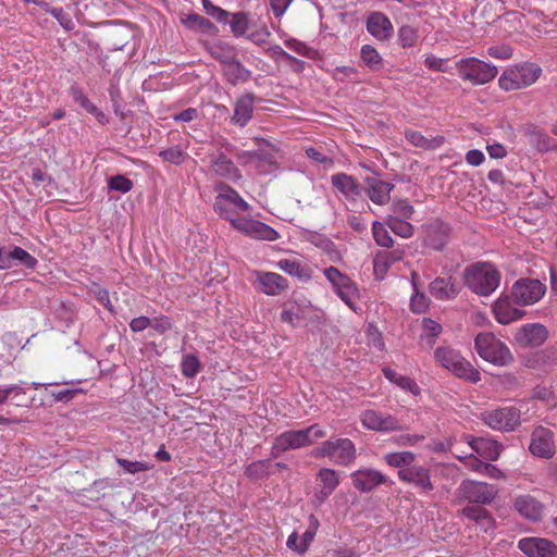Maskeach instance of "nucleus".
<instances>
[{"instance_id":"nucleus-1","label":"nucleus","mask_w":557,"mask_h":557,"mask_svg":"<svg viewBox=\"0 0 557 557\" xmlns=\"http://www.w3.org/2000/svg\"><path fill=\"white\" fill-rule=\"evenodd\" d=\"M434 360L438 366L458 379L466 380L473 384L481 381L480 371L474 368L458 349H455L451 346L436 347L434 350Z\"/></svg>"},{"instance_id":"nucleus-2","label":"nucleus","mask_w":557,"mask_h":557,"mask_svg":"<svg viewBox=\"0 0 557 557\" xmlns=\"http://www.w3.org/2000/svg\"><path fill=\"white\" fill-rule=\"evenodd\" d=\"M466 285L476 295L488 296L500 283V273L491 263L478 262L465 271Z\"/></svg>"},{"instance_id":"nucleus-3","label":"nucleus","mask_w":557,"mask_h":557,"mask_svg":"<svg viewBox=\"0 0 557 557\" xmlns=\"http://www.w3.org/2000/svg\"><path fill=\"white\" fill-rule=\"evenodd\" d=\"M474 349L483 360L497 367L508 366L513 360L508 346L491 332H481L475 336Z\"/></svg>"},{"instance_id":"nucleus-4","label":"nucleus","mask_w":557,"mask_h":557,"mask_svg":"<svg viewBox=\"0 0 557 557\" xmlns=\"http://www.w3.org/2000/svg\"><path fill=\"white\" fill-rule=\"evenodd\" d=\"M326 436V431L319 424H312L304 430H289L280 434L272 446L276 453L299 449L313 444Z\"/></svg>"},{"instance_id":"nucleus-5","label":"nucleus","mask_w":557,"mask_h":557,"mask_svg":"<svg viewBox=\"0 0 557 557\" xmlns=\"http://www.w3.org/2000/svg\"><path fill=\"white\" fill-rule=\"evenodd\" d=\"M219 194L215 197L214 210L232 224V220H240L239 212L250 210V205L232 187L225 184L216 185Z\"/></svg>"},{"instance_id":"nucleus-6","label":"nucleus","mask_w":557,"mask_h":557,"mask_svg":"<svg viewBox=\"0 0 557 557\" xmlns=\"http://www.w3.org/2000/svg\"><path fill=\"white\" fill-rule=\"evenodd\" d=\"M542 73V69L535 63H523L506 70L498 79L503 90L510 91L522 89L534 84Z\"/></svg>"},{"instance_id":"nucleus-7","label":"nucleus","mask_w":557,"mask_h":557,"mask_svg":"<svg viewBox=\"0 0 557 557\" xmlns=\"http://www.w3.org/2000/svg\"><path fill=\"white\" fill-rule=\"evenodd\" d=\"M313 456L327 457L336 465L349 466L356 459V447L349 438H331L315 447Z\"/></svg>"},{"instance_id":"nucleus-8","label":"nucleus","mask_w":557,"mask_h":557,"mask_svg":"<svg viewBox=\"0 0 557 557\" xmlns=\"http://www.w3.org/2000/svg\"><path fill=\"white\" fill-rule=\"evenodd\" d=\"M326 281L331 284L333 292L355 312L358 311L357 299L359 289L356 283L345 273L335 267H327L323 270Z\"/></svg>"},{"instance_id":"nucleus-9","label":"nucleus","mask_w":557,"mask_h":557,"mask_svg":"<svg viewBox=\"0 0 557 557\" xmlns=\"http://www.w3.org/2000/svg\"><path fill=\"white\" fill-rule=\"evenodd\" d=\"M460 78L473 85H484L493 81L498 69L476 58H463L456 63Z\"/></svg>"},{"instance_id":"nucleus-10","label":"nucleus","mask_w":557,"mask_h":557,"mask_svg":"<svg viewBox=\"0 0 557 557\" xmlns=\"http://www.w3.org/2000/svg\"><path fill=\"white\" fill-rule=\"evenodd\" d=\"M480 419L495 431L510 432L520 424V410L515 407L487 409L481 412Z\"/></svg>"},{"instance_id":"nucleus-11","label":"nucleus","mask_w":557,"mask_h":557,"mask_svg":"<svg viewBox=\"0 0 557 557\" xmlns=\"http://www.w3.org/2000/svg\"><path fill=\"white\" fill-rule=\"evenodd\" d=\"M498 490L495 485L483 482L465 480L458 487L459 495L470 503L487 505L491 504Z\"/></svg>"},{"instance_id":"nucleus-12","label":"nucleus","mask_w":557,"mask_h":557,"mask_svg":"<svg viewBox=\"0 0 557 557\" xmlns=\"http://www.w3.org/2000/svg\"><path fill=\"white\" fill-rule=\"evenodd\" d=\"M545 290V286L539 280L521 278L512 285L511 297L516 304L529 306L539 301Z\"/></svg>"},{"instance_id":"nucleus-13","label":"nucleus","mask_w":557,"mask_h":557,"mask_svg":"<svg viewBox=\"0 0 557 557\" xmlns=\"http://www.w3.org/2000/svg\"><path fill=\"white\" fill-rule=\"evenodd\" d=\"M232 226L252 239L274 242L280 238L278 233L273 227L251 218L232 220Z\"/></svg>"},{"instance_id":"nucleus-14","label":"nucleus","mask_w":557,"mask_h":557,"mask_svg":"<svg viewBox=\"0 0 557 557\" xmlns=\"http://www.w3.org/2000/svg\"><path fill=\"white\" fill-rule=\"evenodd\" d=\"M360 421L363 428L376 432H393L403 429L399 420L387 413L374 409H368L361 412Z\"/></svg>"},{"instance_id":"nucleus-15","label":"nucleus","mask_w":557,"mask_h":557,"mask_svg":"<svg viewBox=\"0 0 557 557\" xmlns=\"http://www.w3.org/2000/svg\"><path fill=\"white\" fill-rule=\"evenodd\" d=\"M529 449L532 455L549 459L555 455V435L554 432L544 426H537L531 434Z\"/></svg>"},{"instance_id":"nucleus-16","label":"nucleus","mask_w":557,"mask_h":557,"mask_svg":"<svg viewBox=\"0 0 557 557\" xmlns=\"http://www.w3.org/2000/svg\"><path fill=\"white\" fill-rule=\"evenodd\" d=\"M518 548L528 557H557V545L544 537H523Z\"/></svg>"},{"instance_id":"nucleus-17","label":"nucleus","mask_w":557,"mask_h":557,"mask_svg":"<svg viewBox=\"0 0 557 557\" xmlns=\"http://www.w3.org/2000/svg\"><path fill=\"white\" fill-rule=\"evenodd\" d=\"M332 186L350 203L362 197V185L351 175L336 173L331 176Z\"/></svg>"},{"instance_id":"nucleus-18","label":"nucleus","mask_w":557,"mask_h":557,"mask_svg":"<svg viewBox=\"0 0 557 557\" xmlns=\"http://www.w3.org/2000/svg\"><path fill=\"white\" fill-rule=\"evenodd\" d=\"M339 483V475L334 469L321 468L317 474L314 499L319 503H323L333 494Z\"/></svg>"},{"instance_id":"nucleus-19","label":"nucleus","mask_w":557,"mask_h":557,"mask_svg":"<svg viewBox=\"0 0 557 557\" xmlns=\"http://www.w3.org/2000/svg\"><path fill=\"white\" fill-rule=\"evenodd\" d=\"M352 485L361 493L373 491L386 482V476L374 469H359L351 473Z\"/></svg>"},{"instance_id":"nucleus-20","label":"nucleus","mask_w":557,"mask_h":557,"mask_svg":"<svg viewBox=\"0 0 557 557\" xmlns=\"http://www.w3.org/2000/svg\"><path fill=\"white\" fill-rule=\"evenodd\" d=\"M465 440L469 447L471 448L472 453H475L487 460H497L503 450V446L492 438L473 437L471 435H466Z\"/></svg>"},{"instance_id":"nucleus-21","label":"nucleus","mask_w":557,"mask_h":557,"mask_svg":"<svg viewBox=\"0 0 557 557\" xmlns=\"http://www.w3.org/2000/svg\"><path fill=\"white\" fill-rule=\"evenodd\" d=\"M398 478L407 483L413 484L423 493L433 490L430 472L426 468L421 466H412L398 471Z\"/></svg>"},{"instance_id":"nucleus-22","label":"nucleus","mask_w":557,"mask_h":557,"mask_svg":"<svg viewBox=\"0 0 557 557\" xmlns=\"http://www.w3.org/2000/svg\"><path fill=\"white\" fill-rule=\"evenodd\" d=\"M368 32L377 40H388L393 35V25L389 18L381 12H373L367 18Z\"/></svg>"},{"instance_id":"nucleus-23","label":"nucleus","mask_w":557,"mask_h":557,"mask_svg":"<svg viewBox=\"0 0 557 557\" xmlns=\"http://www.w3.org/2000/svg\"><path fill=\"white\" fill-rule=\"evenodd\" d=\"M255 96L251 92L242 95L234 103L231 122L239 127L246 126L252 119Z\"/></svg>"},{"instance_id":"nucleus-24","label":"nucleus","mask_w":557,"mask_h":557,"mask_svg":"<svg viewBox=\"0 0 557 557\" xmlns=\"http://www.w3.org/2000/svg\"><path fill=\"white\" fill-rule=\"evenodd\" d=\"M546 327L539 323L525 324L517 333L516 339L525 346L537 347L547 339Z\"/></svg>"},{"instance_id":"nucleus-25","label":"nucleus","mask_w":557,"mask_h":557,"mask_svg":"<svg viewBox=\"0 0 557 557\" xmlns=\"http://www.w3.org/2000/svg\"><path fill=\"white\" fill-rule=\"evenodd\" d=\"M257 282L260 289L269 296L280 295L288 288L287 280L274 272H258Z\"/></svg>"},{"instance_id":"nucleus-26","label":"nucleus","mask_w":557,"mask_h":557,"mask_svg":"<svg viewBox=\"0 0 557 557\" xmlns=\"http://www.w3.org/2000/svg\"><path fill=\"white\" fill-rule=\"evenodd\" d=\"M430 294L437 300H451L459 294V288L451 276L436 277L430 283Z\"/></svg>"},{"instance_id":"nucleus-27","label":"nucleus","mask_w":557,"mask_h":557,"mask_svg":"<svg viewBox=\"0 0 557 557\" xmlns=\"http://www.w3.org/2000/svg\"><path fill=\"white\" fill-rule=\"evenodd\" d=\"M366 185L367 195L373 203L383 206L389 201L391 191L394 189L393 184L368 177Z\"/></svg>"},{"instance_id":"nucleus-28","label":"nucleus","mask_w":557,"mask_h":557,"mask_svg":"<svg viewBox=\"0 0 557 557\" xmlns=\"http://www.w3.org/2000/svg\"><path fill=\"white\" fill-rule=\"evenodd\" d=\"M461 515L468 520L474 522L485 533L493 532L495 529V520L487 509L469 505L461 510Z\"/></svg>"},{"instance_id":"nucleus-29","label":"nucleus","mask_w":557,"mask_h":557,"mask_svg":"<svg viewBox=\"0 0 557 557\" xmlns=\"http://www.w3.org/2000/svg\"><path fill=\"white\" fill-rule=\"evenodd\" d=\"M276 268L301 282H309L312 278V269L309 264L295 258L280 259Z\"/></svg>"},{"instance_id":"nucleus-30","label":"nucleus","mask_w":557,"mask_h":557,"mask_svg":"<svg viewBox=\"0 0 557 557\" xmlns=\"http://www.w3.org/2000/svg\"><path fill=\"white\" fill-rule=\"evenodd\" d=\"M493 313L500 324H509L522 318L524 311L512 306L508 297L499 298L493 306Z\"/></svg>"},{"instance_id":"nucleus-31","label":"nucleus","mask_w":557,"mask_h":557,"mask_svg":"<svg viewBox=\"0 0 557 557\" xmlns=\"http://www.w3.org/2000/svg\"><path fill=\"white\" fill-rule=\"evenodd\" d=\"M404 250L396 248L392 251H379L373 260L374 274L377 278H383L387 273L388 269L395 262L400 261L404 258Z\"/></svg>"},{"instance_id":"nucleus-32","label":"nucleus","mask_w":557,"mask_h":557,"mask_svg":"<svg viewBox=\"0 0 557 557\" xmlns=\"http://www.w3.org/2000/svg\"><path fill=\"white\" fill-rule=\"evenodd\" d=\"M213 172L232 182H237L242 178L240 171L234 164V162L224 154H219L212 161Z\"/></svg>"},{"instance_id":"nucleus-33","label":"nucleus","mask_w":557,"mask_h":557,"mask_svg":"<svg viewBox=\"0 0 557 557\" xmlns=\"http://www.w3.org/2000/svg\"><path fill=\"white\" fill-rule=\"evenodd\" d=\"M515 507L521 516L533 521L540 520L543 515L542 504L529 495L518 497Z\"/></svg>"},{"instance_id":"nucleus-34","label":"nucleus","mask_w":557,"mask_h":557,"mask_svg":"<svg viewBox=\"0 0 557 557\" xmlns=\"http://www.w3.org/2000/svg\"><path fill=\"white\" fill-rule=\"evenodd\" d=\"M222 72L225 79L233 86L246 83L251 76V71L245 67L236 58L223 66Z\"/></svg>"},{"instance_id":"nucleus-35","label":"nucleus","mask_w":557,"mask_h":557,"mask_svg":"<svg viewBox=\"0 0 557 557\" xmlns=\"http://www.w3.org/2000/svg\"><path fill=\"white\" fill-rule=\"evenodd\" d=\"M406 139L414 147L425 150H433L440 148L445 139L443 136L425 137L418 131L407 129L405 132Z\"/></svg>"},{"instance_id":"nucleus-36","label":"nucleus","mask_w":557,"mask_h":557,"mask_svg":"<svg viewBox=\"0 0 557 557\" xmlns=\"http://www.w3.org/2000/svg\"><path fill=\"white\" fill-rule=\"evenodd\" d=\"M442 331L443 327L440 323L432 319L424 318L422 320L421 341L425 343L429 347H432L435 344L436 338L440 336Z\"/></svg>"},{"instance_id":"nucleus-37","label":"nucleus","mask_w":557,"mask_h":557,"mask_svg":"<svg viewBox=\"0 0 557 557\" xmlns=\"http://www.w3.org/2000/svg\"><path fill=\"white\" fill-rule=\"evenodd\" d=\"M209 51L222 64V67L236 58L235 48L225 42L213 44Z\"/></svg>"},{"instance_id":"nucleus-38","label":"nucleus","mask_w":557,"mask_h":557,"mask_svg":"<svg viewBox=\"0 0 557 557\" xmlns=\"http://www.w3.org/2000/svg\"><path fill=\"white\" fill-rule=\"evenodd\" d=\"M417 278L418 274L416 272H412L411 284L413 288V294L410 299V308L414 313H421L428 309L430 300L423 293L419 290L417 285Z\"/></svg>"},{"instance_id":"nucleus-39","label":"nucleus","mask_w":557,"mask_h":557,"mask_svg":"<svg viewBox=\"0 0 557 557\" xmlns=\"http://www.w3.org/2000/svg\"><path fill=\"white\" fill-rule=\"evenodd\" d=\"M362 62L372 71H379L383 66V59L371 45H363L360 50Z\"/></svg>"},{"instance_id":"nucleus-40","label":"nucleus","mask_w":557,"mask_h":557,"mask_svg":"<svg viewBox=\"0 0 557 557\" xmlns=\"http://www.w3.org/2000/svg\"><path fill=\"white\" fill-rule=\"evenodd\" d=\"M398 216H387L385 224L392 232L403 238H409L413 234V226L411 223Z\"/></svg>"},{"instance_id":"nucleus-41","label":"nucleus","mask_w":557,"mask_h":557,"mask_svg":"<svg viewBox=\"0 0 557 557\" xmlns=\"http://www.w3.org/2000/svg\"><path fill=\"white\" fill-rule=\"evenodd\" d=\"M235 37L244 36L250 26L249 15L246 12H236L232 14V18L227 22Z\"/></svg>"},{"instance_id":"nucleus-42","label":"nucleus","mask_w":557,"mask_h":557,"mask_svg":"<svg viewBox=\"0 0 557 557\" xmlns=\"http://www.w3.org/2000/svg\"><path fill=\"white\" fill-rule=\"evenodd\" d=\"M184 23L187 27L191 29L201 30L207 34H213L216 32V27L213 23H211L208 18L199 15V14H190L185 20Z\"/></svg>"},{"instance_id":"nucleus-43","label":"nucleus","mask_w":557,"mask_h":557,"mask_svg":"<svg viewBox=\"0 0 557 557\" xmlns=\"http://www.w3.org/2000/svg\"><path fill=\"white\" fill-rule=\"evenodd\" d=\"M414 458L416 456L411 451L391 453L384 457L389 466L403 469H405L404 467L410 466Z\"/></svg>"},{"instance_id":"nucleus-44","label":"nucleus","mask_w":557,"mask_h":557,"mask_svg":"<svg viewBox=\"0 0 557 557\" xmlns=\"http://www.w3.org/2000/svg\"><path fill=\"white\" fill-rule=\"evenodd\" d=\"M11 257L12 267L16 263H21L27 269H34L37 264V259L18 246L13 247L11 250Z\"/></svg>"},{"instance_id":"nucleus-45","label":"nucleus","mask_w":557,"mask_h":557,"mask_svg":"<svg viewBox=\"0 0 557 557\" xmlns=\"http://www.w3.org/2000/svg\"><path fill=\"white\" fill-rule=\"evenodd\" d=\"M372 234L379 246L386 248L393 246L394 240L383 223L374 221L372 224Z\"/></svg>"},{"instance_id":"nucleus-46","label":"nucleus","mask_w":557,"mask_h":557,"mask_svg":"<svg viewBox=\"0 0 557 557\" xmlns=\"http://www.w3.org/2000/svg\"><path fill=\"white\" fill-rule=\"evenodd\" d=\"M182 374L185 377L191 379L197 375L200 370V361L196 355H184L181 362Z\"/></svg>"},{"instance_id":"nucleus-47","label":"nucleus","mask_w":557,"mask_h":557,"mask_svg":"<svg viewBox=\"0 0 557 557\" xmlns=\"http://www.w3.org/2000/svg\"><path fill=\"white\" fill-rule=\"evenodd\" d=\"M202 8L208 15L216 20L219 23L226 24L230 13L222 8L215 5L211 0H201Z\"/></svg>"},{"instance_id":"nucleus-48","label":"nucleus","mask_w":557,"mask_h":557,"mask_svg":"<svg viewBox=\"0 0 557 557\" xmlns=\"http://www.w3.org/2000/svg\"><path fill=\"white\" fill-rule=\"evenodd\" d=\"M26 389L23 384H8L0 386V406L4 405L9 399L25 395Z\"/></svg>"},{"instance_id":"nucleus-49","label":"nucleus","mask_w":557,"mask_h":557,"mask_svg":"<svg viewBox=\"0 0 557 557\" xmlns=\"http://www.w3.org/2000/svg\"><path fill=\"white\" fill-rule=\"evenodd\" d=\"M270 466L269 460H257L246 467L245 473L252 479L262 478L269 474Z\"/></svg>"},{"instance_id":"nucleus-50","label":"nucleus","mask_w":557,"mask_h":557,"mask_svg":"<svg viewBox=\"0 0 557 557\" xmlns=\"http://www.w3.org/2000/svg\"><path fill=\"white\" fill-rule=\"evenodd\" d=\"M108 187L110 190L126 194L133 188V182L124 175H114L108 180Z\"/></svg>"},{"instance_id":"nucleus-51","label":"nucleus","mask_w":557,"mask_h":557,"mask_svg":"<svg viewBox=\"0 0 557 557\" xmlns=\"http://www.w3.org/2000/svg\"><path fill=\"white\" fill-rule=\"evenodd\" d=\"M319 525H320L319 520L313 515H311L309 517V525L300 539V542H301L300 549H305V552L308 549L309 545L311 544V542L313 541V539L317 534Z\"/></svg>"},{"instance_id":"nucleus-52","label":"nucleus","mask_w":557,"mask_h":557,"mask_svg":"<svg viewBox=\"0 0 557 557\" xmlns=\"http://www.w3.org/2000/svg\"><path fill=\"white\" fill-rule=\"evenodd\" d=\"M417 38V30L409 25H404L398 30V41L404 48L413 47L416 45Z\"/></svg>"},{"instance_id":"nucleus-53","label":"nucleus","mask_w":557,"mask_h":557,"mask_svg":"<svg viewBox=\"0 0 557 557\" xmlns=\"http://www.w3.org/2000/svg\"><path fill=\"white\" fill-rule=\"evenodd\" d=\"M159 156L164 160L173 164H181L185 159L184 151L178 147L174 146L169 149L161 150Z\"/></svg>"},{"instance_id":"nucleus-54","label":"nucleus","mask_w":557,"mask_h":557,"mask_svg":"<svg viewBox=\"0 0 557 557\" xmlns=\"http://www.w3.org/2000/svg\"><path fill=\"white\" fill-rule=\"evenodd\" d=\"M285 46L301 57L312 59L315 54V51L312 48L308 47L305 42L299 41L297 39L286 40Z\"/></svg>"},{"instance_id":"nucleus-55","label":"nucleus","mask_w":557,"mask_h":557,"mask_svg":"<svg viewBox=\"0 0 557 557\" xmlns=\"http://www.w3.org/2000/svg\"><path fill=\"white\" fill-rule=\"evenodd\" d=\"M119 466L123 468L126 473L135 474L137 472L147 471L150 467L141 461H129L123 458H116Z\"/></svg>"},{"instance_id":"nucleus-56","label":"nucleus","mask_w":557,"mask_h":557,"mask_svg":"<svg viewBox=\"0 0 557 557\" xmlns=\"http://www.w3.org/2000/svg\"><path fill=\"white\" fill-rule=\"evenodd\" d=\"M447 243V226L434 225V240L431 242V246L435 250H442Z\"/></svg>"},{"instance_id":"nucleus-57","label":"nucleus","mask_w":557,"mask_h":557,"mask_svg":"<svg viewBox=\"0 0 557 557\" xmlns=\"http://www.w3.org/2000/svg\"><path fill=\"white\" fill-rule=\"evenodd\" d=\"M394 216L410 219L413 214V207L407 200L395 201L392 206Z\"/></svg>"},{"instance_id":"nucleus-58","label":"nucleus","mask_w":557,"mask_h":557,"mask_svg":"<svg viewBox=\"0 0 557 557\" xmlns=\"http://www.w3.org/2000/svg\"><path fill=\"white\" fill-rule=\"evenodd\" d=\"M50 13L53 17H55V20L64 29L71 30L74 28V22L72 17L63 9L54 8L50 11Z\"/></svg>"},{"instance_id":"nucleus-59","label":"nucleus","mask_w":557,"mask_h":557,"mask_svg":"<svg viewBox=\"0 0 557 557\" xmlns=\"http://www.w3.org/2000/svg\"><path fill=\"white\" fill-rule=\"evenodd\" d=\"M455 456L458 459H460L468 469H471L478 473L483 472L485 462H483L479 458L474 457L472 453L468 456H460L458 454H455Z\"/></svg>"},{"instance_id":"nucleus-60","label":"nucleus","mask_w":557,"mask_h":557,"mask_svg":"<svg viewBox=\"0 0 557 557\" xmlns=\"http://www.w3.org/2000/svg\"><path fill=\"white\" fill-rule=\"evenodd\" d=\"M487 54L498 60H507L512 55V49L507 45L492 46L487 49Z\"/></svg>"},{"instance_id":"nucleus-61","label":"nucleus","mask_w":557,"mask_h":557,"mask_svg":"<svg viewBox=\"0 0 557 557\" xmlns=\"http://www.w3.org/2000/svg\"><path fill=\"white\" fill-rule=\"evenodd\" d=\"M425 66L433 71L438 72H447L448 66L446 64V60L442 58H437L434 54L426 55L424 60Z\"/></svg>"},{"instance_id":"nucleus-62","label":"nucleus","mask_w":557,"mask_h":557,"mask_svg":"<svg viewBox=\"0 0 557 557\" xmlns=\"http://www.w3.org/2000/svg\"><path fill=\"white\" fill-rule=\"evenodd\" d=\"M72 96L74 101L81 104L88 113L96 112V106L79 89L73 88Z\"/></svg>"},{"instance_id":"nucleus-63","label":"nucleus","mask_w":557,"mask_h":557,"mask_svg":"<svg viewBox=\"0 0 557 557\" xmlns=\"http://www.w3.org/2000/svg\"><path fill=\"white\" fill-rule=\"evenodd\" d=\"M396 385L404 391L410 392L413 395H419L420 387L418 384L409 376L400 375Z\"/></svg>"},{"instance_id":"nucleus-64","label":"nucleus","mask_w":557,"mask_h":557,"mask_svg":"<svg viewBox=\"0 0 557 557\" xmlns=\"http://www.w3.org/2000/svg\"><path fill=\"white\" fill-rule=\"evenodd\" d=\"M157 332L165 333L172 327V322L170 318L165 315H160L151 319V325Z\"/></svg>"}]
</instances>
